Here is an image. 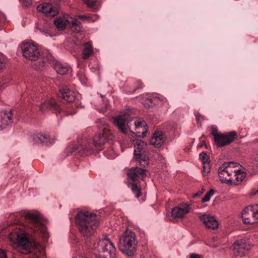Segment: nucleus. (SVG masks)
Masks as SVG:
<instances>
[{
  "mask_svg": "<svg viewBox=\"0 0 258 258\" xmlns=\"http://www.w3.org/2000/svg\"><path fill=\"white\" fill-rule=\"evenodd\" d=\"M137 243L135 233L126 230L119 238L118 247L122 253L127 256H133L137 251Z\"/></svg>",
  "mask_w": 258,
  "mask_h": 258,
  "instance_id": "obj_3",
  "label": "nucleus"
},
{
  "mask_svg": "<svg viewBox=\"0 0 258 258\" xmlns=\"http://www.w3.org/2000/svg\"><path fill=\"white\" fill-rule=\"evenodd\" d=\"M96 214L87 211H79L76 216V223L84 237H90L97 229Z\"/></svg>",
  "mask_w": 258,
  "mask_h": 258,
  "instance_id": "obj_2",
  "label": "nucleus"
},
{
  "mask_svg": "<svg viewBox=\"0 0 258 258\" xmlns=\"http://www.w3.org/2000/svg\"><path fill=\"white\" fill-rule=\"evenodd\" d=\"M23 55L26 58L35 61L40 57V51L38 47L33 43L25 42L21 46Z\"/></svg>",
  "mask_w": 258,
  "mask_h": 258,
  "instance_id": "obj_8",
  "label": "nucleus"
},
{
  "mask_svg": "<svg viewBox=\"0 0 258 258\" xmlns=\"http://www.w3.org/2000/svg\"><path fill=\"white\" fill-rule=\"evenodd\" d=\"M33 140L35 144H45L48 146L50 144V138L48 135L42 133H37L33 136Z\"/></svg>",
  "mask_w": 258,
  "mask_h": 258,
  "instance_id": "obj_22",
  "label": "nucleus"
},
{
  "mask_svg": "<svg viewBox=\"0 0 258 258\" xmlns=\"http://www.w3.org/2000/svg\"><path fill=\"white\" fill-rule=\"evenodd\" d=\"M114 123L121 132L125 133L126 117L124 115H120L114 118Z\"/></svg>",
  "mask_w": 258,
  "mask_h": 258,
  "instance_id": "obj_21",
  "label": "nucleus"
},
{
  "mask_svg": "<svg viewBox=\"0 0 258 258\" xmlns=\"http://www.w3.org/2000/svg\"><path fill=\"white\" fill-rule=\"evenodd\" d=\"M205 190V189L204 187H202L201 190H199L197 193L193 194L192 198H196L198 197H200V196H201L203 194V193L204 192V191Z\"/></svg>",
  "mask_w": 258,
  "mask_h": 258,
  "instance_id": "obj_40",
  "label": "nucleus"
},
{
  "mask_svg": "<svg viewBox=\"0 0 258 258\" xmlns=\"http://www.w3.org/2000/svg\"><path fill=\"white\" fill-rule=\"evenodd\" d=\"M37 9L39 12L45 14L48 16H54L57 14V11L53 9L52 5L49 3L39 5Z\"/></svg>",
  "mask_w": 258,
  "mask_h": 258,
  "instance_id": "obj_18",
  "label": "nucleus"
},
{
  "mask_svg": "<svg viewBox=\"0 0 258 258\" xmlns=\"http://www.w3.org/2000/svg\"><path fill=\"white\" fill-rule=\"evenodd\" d=\"M54 24L55 27L59 30H63L66 28V22L61 19H57L54 21Z\"/></svg>",
  "mask_w": 258,
  "mask_h": 258,
  "instance_id": "obj_30",
  "label": "nucleus"
},
{
  "mask_svg": "<svg viewBox=\"0 0 258 258\" xmlns=\"http://www.w3.org/2000/svg\"><path fill=\"white\" fill-rule=\"evenodd\" d=\"M58 96L62 98L63 103L73 102L75 99L74 93L68 88L60 89Z\"/></svg>",
  "mask_w": 258,
  "mask_h": 258,
  "instance_id": "obj_17",
  "label": "nucleus"
},
{
  "mask_svg": "<svg viewBox=\"0 0 258 258\" xmlns=\"http://www.w3.org/2000/svg\"><path fill=\"white\" fill-rule=\"evenodd\" d=\"M116 248L107 235L98 242V258H115Z\"/></svg>",
  "mask_w": 258,
  "mask_h": 258,
  "instance_id": "obj_5",
  "label": "nucleus"
},
{
  "mask_svg": "<svg viewBox=\"0 0 258 258\" xmlns=\"http://www.w3.org/2000/svg\"><path fill=\"white\" fill-rule=\"evenodd\" d=\"M130 88L126 89V91L130 93H134L137 89L142 88L143 84L140 80H134L130 84Z\"/></svg>",
  "mask_w": 258,
  "mask_h": 258,
  "instance_id": "obj_27",
  "label": "nucleus"
},
{
  "mask_svg": "<svg viewBox=\"0 0 258 258\" xmlns=\"http://www.w3.org/2000/svg\"><path fill=\"white\" fill-rule=\"evenodd\" d=\"M25 222L28 225L13 230L10 235L11 241L18 244L23 249L30 251L33 247L32 243L27 237L30 232L41 233L43 237H47L48 232L46 226L42 223V218L38 212L27 213L24 215Z\"/></svg>",
  "mask_w": 258,
  "mask_h": 258,
  "instance_id": "obj_1",
  "label": "nucleus"
},
{
  "mask_svg": "<svg viewBox=\"0 0 258 258\" xmlns=\"http://www.w3.org/2000/svg\"><path fill=\"white\" fill-rule=\"evenodd\" d=\"M135 125L136 127L138 129H140V128H143V131L142 133V137H144L146 136V134L147 132V123L143 120L139 119L136 120L134 122Z\"/></svg>",
  "mask_w": 258,
  "mask_h": 258,
  "instance_id": "obj_26",
  "label": "nucleus"
},
{
  "mask_svg": "<svg viewBox=\"0 0 258 258\" xmlns=\"http://www.w3.org/2000/svg\"><path fill=\"white\" fill-rule=\"evenodd\" d=\"M237 164V163L233 162H225L219 168L218 175L222 183H232L230 176L233 173V168L236 167Z\"/></svg>",
  "mask_w": 258,
  "mask_h": 258,
  "instance_id": "obj_6",
  "label": "nucleus"
},
{
  "mask_svg": "<svg viewBox=\"0 0 258 258\" xmlns=\"http://www.w3.org/2000/svg\"><path fill=\"white\" fill-rule=\"evenodd\" d=\"M165 135L162 131H156L150 140V144L156 148H159L163 144Z\"/></svg>",
  "mask_w": 258,
  "mask_h": 258,
  "instance_id": "obj_19",
  "label": "nucleus"
},
{
  "mask_svg": "<svg viewBox=\"0 0 258 258\" xmlns=\"http://www.w3.org/2000/svg\"><path fill=\"white\" fill-rule=\"evenodd\" d=\"M233 173L235 174V179L237 181H241L245 176V173L244 172H241L240 170H238L237 171L233 170Z\"/></svg>",
  "mask_w": 258,
  "mask_h": 258,
  "instance_id": "obj_31",
  "label": "nucleus"
},
{
  "mask_svg": "<svg viewBox=\"0 0 258 258\" xmlns=\"http://www.w3.org/2000/svg\"><path fill=\"white\" fill-rule=\"evenodd\" d=\"M131 189L132 192L135 194V197L139 198L142 195L141 189L138 186V183H133L131 184Z\"/></svg>",
  "mask_w": 258,
  "mask_h": 258,
  "instance_id": "obj_29",
  "label": "nucleus"
},
{
  "mask_svg": "<svg viewBox=\"0 0 258 258\" xmlns=\"http://www.w3.org/2000/svg\"><path fill=\"white\" fill-rule=\"evenodd\" d=\"M203 145H205L206 146V142L204 141L202 142V144L201 145V147Z\"/></svg>",
  "mask_w": 258,
  "mask_h": 258,
  "instance_id": "obj_47",
  "label": "nucleus"
},
{
  "mask_svg": "<svg viewBox=\"0 0 258 258\" xmlns=\"http://www.w3.org/2000/svg\"><path fill=\"white\" fill-rule=\"evenodd\" d=\"M257 161L258 162V153H257V158H256Z\"/></svg>",
  "mask_w": 258,
  "mask_h": 258,
  "instance_id": "obj_49",
  "label": "nucleus"
},
{
  "mask_svg": "<svg viewBox=\"0 0 258 258\" xmlns=\"http://www.w3.org/2000/svg\"><path fill=\"white\" fill-rule=\"evenodd\" d=\"M0 258H7L6 252L2 249H0Z\"/></svg>",
  "mask_w": 258,
  "mask_h": 258,
  "instance_id": "obj_41",
  "label": "nucleus"
},
{
  "mask_svg": "<svg viewBox=\"0 0 258 258\" xmlns=\"http://www.w3.org/2000/svg\"><path fill=\"white\" fill-rule=\"evenodd\" d=\"M97 146V142L95 139H89L85 141L84 144H77L70 145L67 148L68 153L75 154L80 156L91 155L95 153L94 148Z\"/></svg>",
  "mask_w": 258,
  "mask_h": 258,
  "instance_id": "obj_4",
  "label": "nucleus"
},
{
  "mask_svg": "<svg viewBox=\"0 0 258 258\" xmlns=\"http://www.w3.org/2000/svg\"><path fill=\"white\" fill-rule=\"evenodd\" d=\"M235 254L240 256L245 255L250 248L249 245L244 239L235 241L232 244Z\"/></svg>",
  "mask_w": 258,
  "mask_h": 258,
  "instance_id": "obj_11",
  "label": "nucleus"
},
{
  "mask_svg": "<svg viewBox=\"0 0 258 258\" xmlns=\"http://www.w3.org/2000/svg\"><path fill=\"white\" fill-rule=\"evenodd\" d=\"M212 131L211 132V134L214 137V140H215L216 136H219V135L220 134V133L218 132L217 127L216 126H215L214 125L212 126Z\"/></svg>",
  "mask_w": 258,
  "mask_h": 258,
  "instance_id": "obj_36",
  "label": "nucleus"
},
{
  "mask_svg": "<svg viewBox=\"0 0 258 258\" xmlns=\"http://www.w3.org/2000/svg\"><path fill=\"white\" fill-rule=\"evenodd\" d=\"M12 123V110H5L0 112V129L3 130Z\"/></svg>",
  "mask_w": 258,
  "mask_h": 258,
  "instance_id": "obj_14",
  "label": "nucleus"
},
{
  "mask_svg": "<svg viewBox=\"0 0 258 258\" xmlns=\"http://www.w3.org/2000/svg\"><path fill=\"white\" fill-rule=\"evenodd\" d=\"M189 258H200V256L198 254H194V253H193V254H191L190 255Z\"/></svg>",
  "mask_w": 258,
  "mask_h": 258,
  "instance_id": "obj_45",
  "label": "nucleus"
},
{
  "mask_svg": "<svg viewBox=\"0 0 258 258\" xmlns=\"http://www.w3.org/2000/svg\"><path fill=\"white\" fill-rule=\"evenodd\" d=\"M191 209L189 205L183 203L179 206L172 208L171 212V215L175 218H182L185 215L188 213Z\"/></svg>",
  "mask_w": 258,
  "mask_h": 258,
  "instance_id": "obj_13",
  "label": "nucleus"
},
{
  "mask_svg": "<svg viewBox=\"0 0 258 258\" xmlns=\"http://www.w3.org/2000/svg\"><path fill=\"white\" fill-rule=\"evenodd\" d=\"M103 128L100 130L102 133H99L98 135V147L106 143L109 138V131L108 128V124L106 123L103 124Z\"/></svg>",
  "mask_w": 258,
  "mask_h": 258,
  "instance_id": "obj_20",
  "label": "nucleus"
},
{
  "mask_svg": "<svg viewBox=\"0 0 258 258\" xmlns=\"http://www.w3.org/2000/svg\"><path fill=\"white\" fill-rule=\"evenodd\" d=\"M196 120H197V123L199 124L200 118H202V116L199 113H198L196 114Z\"/></svg>",
  "mask_w": 258,
  "mask_h": 258,
  "instance_id": "obj_44",
  "label": "nucleus"
},
{
  "mask_svg": "<svg viewBox=\"0 0 258 258\" xmlns=\"http://www.w3.org/2000/svg\"><path fill=\"white\" fill-rule=\"evenodd\" d=\"M75 111L74 110H72V111H66V113H65V115L66 116H68V115H73L74 114H75Z\"/></svg>",
  "mask_w": 258,
  "mask_h": 258,
  "instance_id": "obj_43",
  "label": "nucleus"
},
{
  "mask_svg": "<svg viewBox=\"0 0 258 258\" xmlns=\"http://www.w3.org/2000/svg\"><path fill=\"white\" fill-rule=\"evenodd\" d=\"M54 69L57 74L61 75H64L67 74L69 71V68L67 66L59 62L55 63Z\"/></svg>",
  "mask_w": 258,
  "mask_h": 258,
  "instance_id": "obj_25",
  "label": "nucleus"
},
{
  "mask_svg": "<svg viewBox=\"0 0 258 258\" xmlns=\"http://www.w3.org/2000/svg\"><path fill=\"white\" fill-rule=\"evenodd\" d=\"M147 170L138 167H132L127 173L128 178L134 183H137L140 179L143 180L146 176Z\"/></svg>",
  "mask_w": 258,
  "mask_h": 258,
  "instance_id": "obj_12",
  "label": "nucleus"
},
{
  "mask_svg": "<svg viewBox=\"0 0 258 258\" xmlns=\"http://www.w3.org/2000/svg\"><path fill=\"white\" fill-rule=\"evenodd\" d=\"M203 174L204 176H206L210 171V163H203Z\"/></svg>",
  "mask_w": 258,
  "mask_h": 258,
  "instance_id": "obj_34",
  "label": "nucleus"
},
{
  "mask_svg": "<svg viewBox=\"0 0 258 258\" xmlns=\"http://www.w3.org/2000/svg\"><path fill=\"white\" fill-rule=\"evenodd\" d=\"M198 217L207 228L215 229L218 227V222L214 216L205 214Z\"/></svg>",
  "mask_w": 258,
  "mask_h": 258,
  "instance_id": "obj_15",
  "label": "nucleus"
},
{
  "mask_svg": "<svg viewBox=\"0 0 258 258\" xmlns=\"http://www.w3.org/2000/svg\"><path fill=\"white\" fill-rule=\"evenodd\" d=\"M22 2L23 6L28 7L31 5L32 0H20Z\"/></svg>",
  "mask_w": 258,
  "mask_h": 258,
  "instance_id": "obj_38",
  "label": "nucleus"
},
{
  "mask_svg": "<svg viewBox=\"0 0 258 258\" xmlns=\"http://www.w3.org/2000/svg\"><path fill=\"white\" fill-rule=\"evenodd\" d=\"M5 88V83L4 80L2 78L0 79V90Z\"/></svg>",
  "mask_w": 258,
  "mask_h": 258,
  "instance_id": "obj_42",
  "label": "nucleus"
},
{
  "mask_svg": "<svg viewBox=\"0 0 258 258\" xmlns=\"http://www.w3.org/2000/svg\"><path fill=\"white\" fill-rule=\"evenodd\" d=\"M78 17L79 18L87 19L89 22H94L95 21V19H93L91 17L86 15H78Z\"/></svg>",
  "mask_w": 258,
  "mask_h": 258,
  "instance_id": "obj_37",
  "label": "nucleus"
},
{
  "mask_svg": "<svg viewBox=\"0 0 258 258\" xmlns=\"http://www.w3.org/2000/svg\"><path fill=\"white\" fill-rule=\"evenodd\" d=\"M71 24V28L74 32L78 33L81 31V23L77 19H73Z\"/></svg>",
  "mask_w": 258,
  "mask_h": 258,
  "instance_id": "obj_28",
  "label": "nucleus"
},
{
  "mask_svg": "<svg viewBox=\"0 0 258 258\" xmlns=\"http://www.w3.org/2000/svg\"><path fill=\"white\" fill-rule=\"evenodd\" d=\"M55 3L56 4H58L60 2L61 0H54Z\"/></svg>",
  "mask_w": 258,
  "mask_h": 258,
  "instance_id": "obj_46",
  "label": "nucleus"
},
{
  "mask_svg": "<svg viewBox=\"0 0 258 258\" xmlns=\"http://www.w3.org/2000/svg\"><path fill=\"white\" fill-rule=\"evenodd\" d=\"M241 218L245 224L252 225L258 222V204L244 208Z\"/></svg>",
  "mask_w": 258,
  "mask_h": 258,
  "instance_id": "obj_7",
  "label": "nucleus"
},
{
  "mask_svg": "<svg viewBox=\"0 0 258 258\" xmlns=\"http://www.w3.org/2000/svg\"><path fill=\"white\" fill-rule=\"evenodd\" d=\"M236 137L237 133L235 131L225 134L220 133L219 136H216L214 141L217 146L223 147L232 143Z\"/></svg>",
  "mask_w": 258,
  "mask_h": 258,
  "instance_id": "obj_9",
  "label": "nucleus"
},
{
  "mask_svg": "<svg viewBox=\"0 0 258 258\" xmlns=\"http://www.w3.org/2000/svg\"><path fill=\"white\" fill-rule=\"evenodd\" d=\"M202 163H210V159L208 155L205 152H202L200 155Z\"/></svg>",
  "mask_w": 258,
  "mask_h": 258,
  "instance_id": "obj_35",
  "label": "nucleus"
},
{
  "mask_svg": "<svg viewBox=\"0 0 258 258\" xmlns=\"http://www.w3.org/2000/svg\"><path fill=\"white\" fill-rule=\"evenodd\" d=\"M48 109L53 110L56 114L59 113L61 110L59 105L53 99L44 102L40 105V110L43 113L45 112Z\"/></svg>",
  "mask_w": 258,
  "mask_h": 258,
  "instance_id": "obj_16",
  "label": "nucleus"
},
{
  "mask_svg": "<svg viewBox=\"0 0 258 258\" xmlns=\"http://www.w3.org/2000/svg\"><path fill=\"white\" fill-rule=\"evenodd\" d=\"M88 8L93 9H96L97 0H82Z\"/></svg>",
  "mask_w": 258,
  "mask_h": 258,
  "instance_id": "obj_33",
  "label": "nucleus"
},
{
  "mask_svg": "<svg viewBox=\"0 0 258 258\" xmlns=\"http://www.w3.org/2000/svg\"><path fill=\"white\" fill-rule=\"evenodd\" d=\"M214 194V190L213 189H210L205 195L204 197L202 199V203L207 202L210 201L211 197Z\"/></svg>",
  "mask_w": 258,
  "mask_h": 258,
  "instance_id": "obj_32",
  "label": "nucleus"
},
{
  "mask_svg": "<svg viewBox=\"0 0 258 258\" xmlns=\"http://www.w3.org/2000/svg\"><path fill=\"white\" fill-rule=\"evenodd\" d=\"M40 30L41 31V32L42 33H45V31H43V30H42L41 29H40Z\"/></svg>",
  "mask_w": 258,
  "mask_h": 258,
  "instance_id": "obj_48",
  "label": "nucleus"
},
{
  "mask_svg": "<svg viewBox=\"0 0 258 258\" xmlns=\"http://www.w3.org/2000/svg\"><path fill=\"white\" fill-rule=\"evenodd\" d=\"M82 50V58L87 59L94 53L93 47L91 42H87L84 44Z\"/></svg>",
  "mask_w": 258,
  "mask_h": 258,
  "instance_id": "obj_23",
  "label": "nucleus"
},
{
  "mask_svg": "<svg viewBox=\"0 0 258 258\" xmlns=\"http://www.w3.org/2000/svg\"><path fill=\"white\" fill-rule=\"evenodd\" d=\"M146 146V143L142 140L137 141L135 146L134 155L135 159L143 166L148 164V161L143 154V150Z\"/></svg>",
  "mask_w": 258,
  "mask_h": 258,
  "instance_id": "obj_10",
  "label": "nucleus"
},
{
  "mask_svg": "<svg viewBox=\"0 0 258 258\" xmlns=\"http://www.w3.org/2000/svg\"><path fill=\"white\" fill-rule=\"evenodd\" d=\"M167 103V100L165 99H160L159 98H148L146 100L144 105L146 107H152L155 105L161 106Z\"/></svg>",
  "mask_w": 258,
  "mask_h": 258,
  "instance_id": "obj_24",
  "label": "nucleus"
},
{
  "mask_svg": "<svg viewBox=\"0 0 258 258\" xmlns=\"http://www.w3.org/2000/svg\"><path fill=\"white\" fill-rule=\"evenodd\" d=\"M103 103L104 104V107L103 108H102L99 110L100 112H104L108 108L109 106L107 100L103 99Z\"/></svg>",
  "mask_w": 258,
  "mask_h": 258,
  "instance_id": "obj_39",
  "label": "nucleus"
}]
</instances>
